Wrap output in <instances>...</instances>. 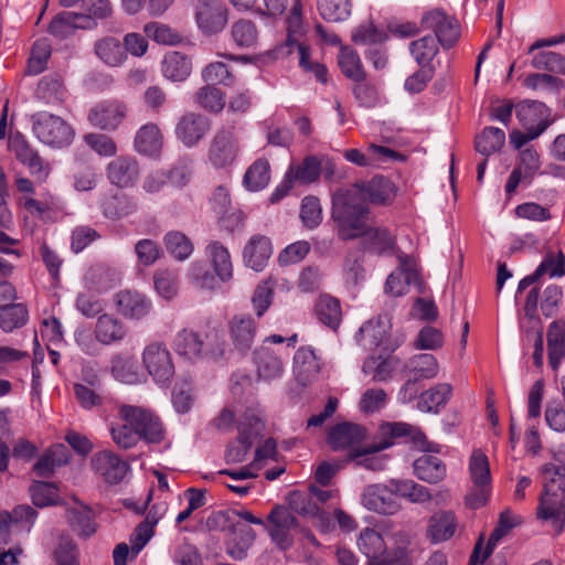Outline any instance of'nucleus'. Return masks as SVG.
<instances>
[{
	"label": "nucleus",
	"instance_id": "obj_63",
	"mask_svg": "<svg viewBox=\"0 0 565 565\" xmlns=\"http://www.w3.org/2000/svg\"><path fill=\"white\" fill-rule=\"evenodd\" d=\"M531 65L537 70L565 74V56L553 51L539 52L532 58Z\"/></svg>",
	"mask_w": 565,
	"mask_h": 565
},
{
	"label": "nucleus",
	"instance_id": "obj_30",
	"mask_svg": "<svg viewBox=\"0 0 565 565\" xmlns=\"http://www.w3.org/2000/svg\"><path fill=\"white\" fill-rule=\"evenodd\" d=\"M545 274H548L551 277H562L565 275V255L562 250L556 255L552 252L547 253L535 271L519 282L518 292L535 284Z\"/></svg>",
	"mask_w": 565,
	"mask_h": 565
},
{
	"label": "nucleus",
	"instance_id": "obj_45",
	"mask_svg": "<svg viewBox=\"0 0 565 565\" xmlns=\"http://www.w3.org/2000/svg\"><path fill=\"white\" fill-rule=\"evenodd\" d=\"M565 326L559 321L551 323L547 330L548 362L554 371H557L564 353Z\"/></svg>",
	"mask_w": 565,
	"mask_h": 565
},
{
	"label": "nucleus",
	"instance_id": "obj_3",
	"mask_svg": "<svg viewBox=\"0 0 565 565\" xmlns=\"http://www.w3.org/2000/svg\"><path fill=\"white\" fill-rule=\"evenodd\" d=\"M286 42L277 47V54H290L294 49H297L300 67L307 73H312L320 83H327L328 71L326 66L310 60L309 47L302 42L306 34L302 0H292L291 11L286 17Z\"/></svg>",
	"mask_w": 565,
	"mask_h": 565
},
{
	"label": "nucleus",
	"instance_id": "obj_46",
	"mask_svg": "<svg viewBox=\"0 0 565 565\" xmlns=\"http://www.w3.org/2000/svg\"><path fill=\"white\" fill-rule=\"evenodd\" d=\"M162 146V136L157 125H143L136 134L135 149L139 153L154 154Z\"/></svg>",
	"mask_w": 565,
	"mask_h": 565
},
{
	"label": "nucleus",
	"instance_id": "obj_8",
	"mask_svg": "<svg viewBox=\"0 0 565 565\" xmlns=\"http://www.w3.org/2000/svg\"><path fill=\"white\" fill-rule=\"evenodd\" d=\"M470 478L473 488L466 495V505L478 509L488 502L491 490V475L487 456L481 450H475L469 461Z\"/></svg>",
	"mask_w": 565,
	"mask_h": 565
},
{
	"label": "nucleus",
	"instance_id": "obj_52",
	"mask_svg": "<svg viewBox=\"0 0 565 565\" xmlns=\"http://www.w3.org/2000/svg\"><path fill=\"white\" fill-rule=\"evenodd\" d=\"M504 140L505 135L503 130L495 127H487L476 137L475 148L479 153L489 157L502 148Z\"/></svg>",
	"mask_w": 565,
	"mask_h": 565
},
{
	"label": "nucleus",
	"instance_id": "obj_64",
	"mask_svg": "<svg viewBox=\"0 0 565 565\" xmlns=\"http://www.w3.org/2000/svg\"><path fill=\"white\" fill-rule=\"evenodd\" d=\"M54 558L57 565H79L78 550L70 535H61L58 537Z\"/></svg>",
	"mask_w": 565,
	"mask_h": 565
},
{
	"label": "nucleus",
	"instance_id": "obj_32",
	"mask_svg": "<svg viewBox=\"0 0 565 565\" xmlns=\"http://www.w3.org/2000/svg\"><path fill=\"white\" fill-rule=\"evenodd\" d=\"M425 451L413 463L415 476L427 483L435 484L446 477V465L440 458Z\"/></svg>",
	"mask_w": 565,
	"mask_h": 565
},
{
	"label": "nucleus",
	"instance_id": "obj_13",
	"mask_svg": "<svg viewBox=\"0 0 565 565\" xmlns=\"http://www.w3.org/2000/svg\"><path fill=\"white\" fill-rule=\"evenodd\" d=\"M422 23L425 29L435 32L439 44L444 49H450L460 38L458 21L438 9L425 13Z\"/></svg>",
	"mask_w": 565,
	"mask_h": 565
},
{
	"label": "nucleus",
	"instance_id": "obj_44",
	"mask_svg": "<svg viewBox=\"0 0 565 565\" xmlns=\"http://www.w3.org/2000/svg\"><path fill=\"white\" fill-rule=\"evenodd\" d=\"M206 254L220 280L228 281L233 276V265L227 248L214 241L206 246Z\"/></svg>",
	"mask_w": 565,
	"mask_h": 565
},
{
	"label": "nucleus",
	"instance_id": "obj_48",
	"mask_svg": "<svg viewBox=\"0 0 565 565\" xmlns=\"http://www.w3.org/2000/svg\"><path fill=\"white\" fill-rule=\"evenodd\" d=\"M338 63L345 77L353 82H363L366 79V72L360 55L353 49L342 47L338 55Z\"/></svg>",
	"mask_w": 565,
	"mask_h": 565
},
{
	"label": "nucleus",
	"instance_id": "obj_53",
	"mask_svg": "<svg viewBox=\"0 0 565 565\" xmlns=\"http://www.w3.org/2000/svg\"><path fill=\"white\" fill-rule=\"evenodd\" d=\"M28 317V309L22 303L0 306V328L6 332L23 327Z\"/></svg>",
	"mask_w": 565,
	"mask_h": 565
},
{
	"label": "nucleus",
	"instance_id": "obj_57",
	"mask_svg": "<svg viewBox=\"0 0 565 565\" xmlns=\"http://www.w3.org/2000/svg\"><path fill=\"white\" fill-rule=\"evenodd\" d=\"M211 204L216 214H218L224 221L233 220L235 225H242L244 222V214L242 212H235L225 218V215L231 207V196L228 190L220 185L217 186L211 198Z\"/></svg>",
	"mask_w": 565,
	"mask_h": 565
},
{
	"label": "nucleus",
	"instance_id": "obj_33",
	"mask_svg": "<svg viewBox=\"0 0 565 565\" xmlns=\"http://www.w3.org/2000/svg\"><path fill=\"white\" fill-rule=\"evenodd\" d=\"M65 519L79 537L88 539L97 531L94 512L87 505L66 509Z\"/></svg>",
	"mask_w": 565,
	"mask_h": 565
},
{
	"label": "nucleus",
	"instance_id": "obj_35",
	"mask_svg": "<svg viewBox=\"0 0 565 565\" xmlns=\"http://www.w3.org/2000/svg\"><path fill=\"white\" fill-rule=\"evenodd\" d=\"M96 56L109 67H119L127 60L121 42L114 36H104L94 44Z\"/></svg>",
	"mask_w": 565,
	"mask_h": 565
},
{
	"label": "nucleus",
	"instance_id": "obj_15",
	"mask_svg": "<svg viewBox=\"0 0 565 565\" xmlns=\"http://www.w3.org/2000/svg\"><path fill=\"white\" fill-rule=\"evenodd\" d=\"M210 129L211 121L206 116L190 111L179 118L174 134L185 147L192 148L206 136Z\"/></svg>",
	"mask_w": 565,
	"mask_h": 565
},
{
	"label": "nucleus",
	"instance_id": "obj_58",
	"mask_svg": "<svg viewBox=\"0 0 565 565\" xmlns=\"http://www.w3.org/2000/svg\"><path fill=\"white\" fill-rule=\"evenodd\" d=\"M231 34L236 45L241 47H252L258 40L256 24L246 19L235 21L232 25Z\"/></svg>",
	"mask_w": 565,
	"mask_h": 565
},
{
	"label": "nucleus",
	"instance_id": "obj_24",
	"mask_svg": "<svg viewBox=\"0 0 565 565\" xmlns=\"http://www.w3.org/2000/svg\"><path fill=\"white\" fill-rule=\"evenodd\" d=\"M321 372L320 358L311 347H300L294 356L296 380L306 386L318 380Z\"/></svg>",
	"mask_w": 565,
	"mask_h": 565
},
{
	"label": "nucleus",
	"instance_id": "obj_31",
	"mask_svg": "<svg viewBox=\"0 0 565 565\" xmlns=\"http://www.w3.org/2000/svg\"><path fill=\"white\" fill-rule=\"evenodd\" d=\"M535 103L531 104H522L518 106L516 117L522 122L524 127H526V132H522L519 130H513L510 134V142L514 146L515 149H520L526 142L537 138L546 128V121H540L537 127H527L531 116L534 114Z\"/></svg>",
	"mask_w": 565,
	"mask_h": 565
},
{
	"label": "nucleus",
	"instance_id": "obj_14",
	"mask_svg": "<svg viewBox=\"0 0 565 565\" xmlns=\"http://www.w3.org/2000/svg\"><path fill=\"white\" fill-rule=\"evenodd\" d=\"M90 467L109 484L121 482L129 470V465L110 450L95 452L90 458Z\"/></svg>",
	"mask_w": 565,
	"mask_h": 565
},
{
	"label": "nucleus",
	"instance_id": "obj_7",
	"mask_svg": "<svg viewBox=\"0 0 565 565\" xmlns=\"http://www.w3.org/2000/svg\"><path fill=\"white\" fill-rule=\"evenodd\" d=\"M32 128L36 138L51 147H64L72 142L73 129L61 117L46 111L32 115Z\"/></svg>",
	"mask_w": 565,
	"mask_h": 565
},
{
	"label": "nucleus",
	"instance_id": "obj_20",
	"mask_svg": "<svg viewBox=\"0 0 565 565\" xmlns=\"http://www.w3.org/2000/svg\"><path fill=\"white\" fill-rule=\"evenodd\" d=\"M117 311L127 319L140 320L152 309L151 301L137 290H121L114 296Z\"/></svg>",
	"mask_w": 565,
	"mask_h": 565
},
{
	"label": "nucleus",
	"instance_id": "obj_19",
	"mask_svg": "<svg viewBox=\"0 0 565 565\" xmlns=\"http://www.w3.org/2000/svg\"><path fill=\"white\" fill-rule=\"evenodd\" d=\"M379 434L382 438L380 443L390 440L392 441V445H394V439L405 438L420 447L423 451H439L438 445L428 444L425 434L418 427L407 423L398 422L383 424L380 427Z\"/></svg>",
	"mask_w": 565,
	"mask_h": 565
},
{
	"label": "nucleus",
	"instance_id": "obj_23",
	"mask_svg": "<svg viewBox=\"0 0 565 565\" xmlns=\"http://www.w3.org/2000/svg\"><path fill=\"white\" fill-rule=\"evenodd\" d=\"M129 332L125 322L110 313L98 316L94 327V337L103 345H114L122 342Z\"/></svg>",
	"mask_w": 565,
	"mask_h": 565
},
{
	"label": "nucleus",
	"instance_id": "obj_61",
	"mask_svg": "<svg viewBox=\"0 0 565 565\" xmlns=\"http://www.w3.org/2000/svg\"><path fill=\"white\" fill-rule=\"evenodd\" d=\"M202 79L210 85L232 86L235 77L223 62H212L207 64L201 73Z\"/></svg>",
	"mask_w": 565,
	"mask_h": 565
},
{
	"label": "nucleus",
	"instance_id": "obj_2",
	"mask_svg": "<svg viewBox=\"0 0 565 565\" xmlns=\"http://www.w3.org/2000/svg\"><path fill=\"white\" fill-rule=\"evenodd\" d=\"M173 349L179 356L190 362L218 363L226 359L228 352L223 331L210 326L202 330L184 328L178 331Z\"/></svg>",
	"mask_w": 565,
	"mask_h": 565
},
{
	"label": "nucleus",
	"instance_id": "obj_36",
	"mask_svg": "<svg viewBox=\"0 0 565 565\" xmlns=\"http://www.w3.org/2000/svg\"><path fill=\"white\" fill-rule=\"evenodd\" d=\"M391 329L387 317H379L366 321L359 330L360 341L367 349L377 348L384 343Z\"/></svg>",
	"mask_w": 565,
	"mask_h": 565
},
{
	"label": "nucleus",
	"instance_id": "obj_10",
	"mask_svg": "<svg viewBox=\"0 0 565 565\" xmlns=\"http://www.w3.org/2000/svg\"><path fill=\"white\" fill-rule=\"evenodd\" d=\"M238 151L239 145L234 127H223L213 136L207 158L214 168L221 169L231 166L235 161Z\"/></svg>",
	"mask_w": 565,
	"mask_h": 565
},
{
	"label": "nucleus",
	"instance_id": "obj_11",
	"mask_svg": "<svg viewBox=\"0 0 565 565\" xmlns=\"http://www.w3.org/2000/svg\"><path fill=\"white\" fill-rule=\"evenodd\" d=\"M195 21L204 35L217 34L228 22L227 8L221 0H199L195 6Z\"/></svg>",
	"mask_w": 565,
	"mask_h": 565
},
{
	"label": "nucleus",
	"instance_id": "obj_17",
	"mask_svg": "<svg viewBox=\"0 0 565 565\" xmlns=\"http://www.w3.org/2000/svg\"><path fill=\"white\" fill-rule=\"evenodd\" d=\"M126 106L117 100H105L94 106L87 116L88 121L105 131H115L126 117Z\"/></svg>",
	"mask_w": 565,
	"mask_h": 565
},
{
	"label": "nucleus",
	"instance_id": "obj_54",
	"mask_svg": "<svg viewBox=\"0 0 565 565\" xmlns=\"http://www.w3.org/2000/svg\"><path fill=\"white\" fill-rule=\"evenodd\" d=\"M270 180V166L266 159L256 160L244 174V184L250 191H259Z\"/></svg>",
	"mask_w": 565,
	"mask_h": 565
},
{
	"label": "nucleus",
	"instance_id": "obj_62",
	"mask_svg": "<svg viewBox=\"0 0 565 565\" xmlns=\"http://www.w3.org/2000/svg\"><path fill=\"white\" fill-rule=\"evenodd\" d=\"M289 509L299 515L316 518L320 515V508L310 493L292 491L288 495Z\"/></svg>",
	"mask_w": 565,
	"mask_h": 565
},
{
	"label": "nucleus",
	"instance_id": "obj_39",
	"mask_svg": "<svg viewBox=\"0 0 565 565\" xmlns=\"http://www.w3.org/2000/svg\"><path fill=\"white\" fill-rule=\"evenodd\" d=\"M452 393V386L448 383H439L419 395L417 408L425 413H438L444 407Z\"/></svg>",
	"mask_w": 565,
	"mask_h": 565
},
{
	"label": "nucleus",
	"instance_id": "obj_43",
	"mask_svg": "<svg viewBox=\"0 0 565 565\" xmlns=\"http://www.w3.org/2000/svg\"><path fill=\"white\" fill-rule=\"evenodd\" d=\"M68 462V451L65 446L56 445L47 449L34 465V471L40 477H51L56 468Z\"/></svg>",
	"mask_w": 565,
	"mask_h": 565
},
{
	"label": "nucleus",
	"instance_id": "obj_40",
	"mask_svg": "<svg viewBox=\"0 0 565 565\" xmlns=\"http://www.w3.org/2000/svg\"><path fill=\"white\" fill-rule=\"evenodd\" d=\"M405 370L415 380H431L438 375L439 363L430 353H419L412 356L405 364Z\"/></svg>",
	"mask_w": 565,
	"mask_h": 565
},
{
	"label": "nucleus",
	"instance_id": "obj_26",
	"mask_svg": "<svg viewBox=\"0 0 565 565\" xmlns=\"http://www.w3.org/2000/svg\"><path fill=\"white\" fill-rule=\"evenodd\" d=\"M106 175L111 184L119 188L132 185L139 175L138 162L130 156H120L106 167Z\"/></svg>",
	"mask_w": 565,
	"mask_h": 565
},
{
	"label": "nucleus",
	"instance_id": "obj_42",
	"mask_svg": "<svg viewBox=\"0 0 565 565\" xmlns=\"http://www.w3.org/2000/svg\"><path fill=\"white\" fill-rule=\"evenodd\" d=\"M402 156L383 146L371 143L367 149V153H363L358 149H348L344 151V158L359 167H367L374 163L377 159L388 160L397 159Z\"/></svg>",
	"mask_w": 565,
	"mask_h": 565
},
{
	"label": "nucleus",
	"instance_id": "obj_38",
	"mask_svg": "<svg viewBox=\"0 0 565 565\" xmlns=\"http://www.w3.org/2000/svg\"><path fill=\"white\" fill-rule=\"evenodd\" d=\"M161 65L163 76L172 82H183L192 72L190 58L177 51L167 53Z\"/></svg>",
	"mask_w": 565,
	"mask_h": 565
},
{
	"label": "nucleus",
	"instance_id": "obj_49",
	"mask_svg": "<svg viewBox=\"0 0 565 565\" xmlns=\"http://www.w3.org/2000/svg\"><path fill=\"white\" fill-rule=\"evenodd\" d=\"M316 315L321 323L335 330L342 319L339 300L328 295L321 296L316 303Z\"/></svg>",
	"mask_w": 565,
	"mask_h": 565
},
{
	"label": "nucleus",
	"instance_id": "obj_18",
	"mask_svg": "<svg viewBox=\"0 0 565 565\" xmlns=\"http://www.w3.org/2000/svg\"><path fill=\"white\" fill-rule=\"evenodd\" d=\"M540 168L541 161L536 150H534L533 148H526L523 151H521L519 156V162L512 170L507 181V194H513L521 182L531 184Z\"/></svg>",
	"mask_w": 565,
	"mask_h": 565
},
{
	"label": "nucleus",
	"instance_id": "obj_4",
	"mask_svg": "<svg viewBox=\"0 0 565 565\" xmlns=\"http://www.w3.org/2000/svg\"><path fill=\"white\" fill-rule=\"evenodd\" d=\"M543 493L537 507V518L551 521L557 534L562 533L565 526V516L558 508L557 497L565 490V470L562 466L556 468L555 462L546 463L542 469Z\"/></svg>",
	"mask_w": 565,
	"mask_h": 565
},
{
	"label": "nucleus",
	"instance_id": "obj_16",
	"mask_svg": "<svg viewBox=\"0 0 565 565\" xmlns=\"http://www.w3.org/2000/svg\"><path fill=\"white\" fill-rule=\"evenodd\" d=\"M267 530L271 540L281 550L292 544L290 530L297 525V519L288 508L276 505L268 515Z\"/></svg>",
	"mask_w": 565,
	"mask_h": 565
},
{
	"label": "nucleus",
	"instance_id": "obj_34",
	"mask_svg": "<svg viewBox=\"0 0 565 565\" xmlns=\"http://www.w3.org/2000/svg\"><path fill=\"white\" fill-rule=\"evenodd\" d=\"M362 192L361 201L374 204H385L395 195V186L391 180L376 175L367 183H356Z\"/></svg>",
	"mask_w": 565,
	"mask_h": 565
},
{
	"label": "nucleus",
	"instance_id": "obj_25",
	"mask_svg": "<svg viewBox=\"0 0 565 565\" xmlns=\"http://www.w3.org/2000/svg\"><path fill=\"white\" fill-rule=\"evenodd\" d=\"M12 150L17 159L28 169L39 182H43L50 174L51 167L30 145L21 137H17L12 142Z\"/></svg>",
	"mask_w": 565,
	"mask_h": 565
},
{
	"label": "nucleus",
	"instance_id": "obj_47",
	"mask_svg": "<svg viewBox=\"0 0 565 565\" xmlns=\"http://www.w3.org/2000/svg\"><path fill=\"white\" fill-rule=\"evenodd\" d=\"M390 484H392V489L395 491L396 495L405 498L413 503L422 504L433 499L428 488L418 484L413 480L392 479L390 480Z\"/></svg>",
	"mask_w": 565,
	"mask_h": 565
},
{
	"label": "nucleus",
	"instance_id": "obj_22",
	"mask_svg": "<svg viewBox=\"0 0 565 565\" xmlns=\"http://www.w3.org/2000/svg\"><path fill=\"white\" fill-rule=\"evenodd\" d=\"M255 537L256 533L250 526L241 522L233 524L224 542L226 554L234 561L245 559Z\"/></svg>",
	"mask_w": 565,
	"mask_h": 565
},
{
	"label": "nucleus",
	"instance_id": "obj_41",
	"mask_svg": "<svg viewBox=\"0 0 565 565\" xmlns=\"http://www.w3.org/2000/svg\"><path fill=\"white\" fill-rule=\"evenodd\" d=\"M137 360L128 354L116 353L110 358V373L119 382L134 384L139 381Z\"/></svg>",
	"mask_w": 565,
	"mask_h": 565
},
{
	"label": "nucleus",
	"instance_id": "obj_59",
	"mask_svg": "<svg viewBox=\"0 0 565 565\" xmlns=\"http://www.w3.org/2000/svg\"><path fill=\"white\" fill-rule=\"evenodd\" d=\"M195 102L209 111L218 113L225 106V96L216 86L206 84L196 92Z\"/></svg>",
	"mask_w": 565,
	"mask_h": 565
},
{
	"label": "nucleus",
	"instance_id": "obj_1",
	"mask_svg": "<svg viewBox=\"0 0 565 565\" xmlns=\"http://www.w3.org/2000/svg\"><path fill=\"white\" fill-rule=\"evenodd\" d=\"M361 195L358 184L340 188L332 194L331 218L334 232L342 241L362 237L369 231L370 211Z\"/></svg>",
	"mask_w": 565,
	"mask_h": 565
},
{
	"label": "nucleus",
	"instance_id": "obj_27",
	"mask_svg": "<svg viewBox=\"0 0 565 565\" xmlns=\"http://www.w3.org/2000/svg\"><path fill=\"white\" fill-rule=\"evenodd\" d=\"M254 364L259 379L270 381L284 373V362L279 353L269 347L262 345L254 352Z\"/></svg>",
	"mask_w": 565,
	"mask_h": 565
},
{
	"label": "nucleus",
	"instance_id": "obj_56",
	"mask_svg": "<svg viewBox=\"0 0 565 565\" xmlns=\"http://www.w3.org/2000/svg\"><path fill=\"white\" fill-rule=\"evenodd\" d=\"M409 51L418 65L431 67L430 63L438 53V45L435 38L426 35L411 42Z\"/></svg>",
	"mask_w": 565,
	"mask_h": 565
},
{
	"label": "nucleus",
	"instance_id": "obj_60",
	"mask_svg": "<svg viewBox=\"0 0 565 565\" xmlns=\"http://www.w3.org/2000/svg\"><path fill=\"white\" fill-rule=\"evenodd\" d=\"M358 546L371 561L381 556L385 550V542L377 531L366 527L360 533Z\"/></svg>",
	"mask_w": 565,
	"mask_h": 565
},
{
	"label": "nucleus",
	"instance_id": "obj_28",
	"mask_svg": "<svg viewBox=\"0 0 565 565\" xmlns=\"http://www.w3.org/2000/svg\"><path fill=\"white\" fill-rule=\"evenodd\" d=\"M256 321L250 316H235L230 322V333L237 351L245 354L254 343Z\"/></svg>",
	"mask_w": 565,
	"mask_h": 565
},
{
	"label": "nucleus",
	"instance_id": "obj_21",
	"mask_svg": "<svg viewBox=\"0 0 565 565\" xmlns=\"http://www.w3.org/2000/svg\"><path fill=\"white\" fill-rule=\"evenodd\" d=\"M395 491L390 482L387 484L369 486L362 494L363 505L382 514H394L399 505L395 499Z\"/></svg>",
	"mask_w": 565,
	"mask_h": 565
},
{
	"label": "nucleus",
	"instance_id": "obj_50",
	"mask_svg": "<svg viewBox=\"0 0 565 565\" xmlns=\"http://www.w3.org/2000/svg\"><path fill=\"white\" fill-rule=\"evenodd\" d=\"M137 210L136 202L126 194H115L106 199L103 203V214L109 220H119L127 217Z\"/></svg>",
	"mask_w": 565,
	"mask_h": 565
},
{
	"label": "nucleus",
	"instance_id": "obj_29",
	"mask_svg": "<svg viewBox=\"0 0 565 565\" xmlns=\"http://www.w3.org/2000/svg\"><path fill=\"white\" fill-rule=\"evenodd\" d=\"M271 253L270 239L267 236L256 234L245 245L243 257L246 266L260 271L266 266Z\"/></svg>",
	"mask_w": 565,
	"mask_h": 565
},
{
	"label": "nucleus",
	"instance_id": "obj_37",
	"mask_svg": "<svg viewBox=\"0 0 565 565\" xmlns=\"http://www.w3.org/2000/svg\"><path fill=\"white\" fill-rule=\"evenodd\" d=\"M456 527L457 521L455 514L450 511H440L430 516L427 536L434 543L444 542L455 534Z\"/></svg>",
	"mask_w": 565,
	"mask_h": 565
},
{
	"label": "nucleus",
	"instance_id": "obj_9",
	"mask_svg": "<svg viewBox=\"0 0 565 565\" xmlns=\"http://www.w3.org/2000/svg\"><path fill=\"white\" fill-rule=\"evenodd\" d=\"M142 363L158 383L166 384L174 375L172 356L162 342H151L142 351Z\"/></svg>",
	"mask_w": 565,
	"mask_h": 565
},
{
	"label": "nucleus",
	"instance_id": "obj_6",
	"mask_svg": "<svg viewBox=\"0 0 565 565\" xmlns=\"http://www.w3.org/2000/svg\"><path fill=\"white\" fill-rule=\"evenodd\" d=\"M119 417L134 426L139 439L147 444H160L166 436L161 419L149 408L134 405H121Z\"/></svg>",
	"mask_w": 565,
	"mask_h": 565
},
{
	"label": "nucleus",
	"instance_id": "obj_12",
	"mask_svg": "<svg viewBox=\"0 0 565 565\" xmlns=\"http://www.w3.org/2000/svg\"><path fill=\"white\" fill-rule=\"evenodd\" d=\"M522 523V518L514 514L510 509H505L500 513L498 524L490 534L487 546L482 551V539L476 543L472 554L470 556L469 565H478L491 555L495 545L504 537L512 529Z\"/></svg>",
	"mask_w": 565,
	"mask_h": 565
},
{
	"label": "nucleus",
	"instance_id": "obj_55",
	"mask_svg": "<svg viewBox=\"0 0 565 565\" xmlns=\"http://www.w3.org/2000/svg\"><path fill=\"white\" fill-rule=\"evenodd\" d=\"M317 7L322 19L328 22L344 21L351 14L350 0H318Z\"/></svg>",
	"mask_w": 565,
	"mask_h": 565
},
{
	"label": "nucleus",
	"instance_id": "obj_5",
	"mask_svg": "<svg viewBox=\"0 0 565 565\" xmlns=\"http://www.w3.org/2000/svg\"><path fill=\"white\" fill-rule=\"evenodd\" d=\"M366 437V430L363 426L344 422L333 426L327 441L334 451L349 450L350 459L358 458L367 454H373L392 446V441L375 443L372 446H361Z\"/></svg>",
	"mask_w": 565,
	"mask_h": 565
},
{
	"label": "nucleus",
	"instance_id": "obj_51",
	"mask_svg": "<svg viewBox=\"0 0 565 565\" xmlns=\"http://www.w3.org/2000/svg\"><path fill=\"white\" fill-rule=\"evenodd\" d=\"M167 252L178 260H185L193 253V244L190 238L180 231H170L163 236Z\"/></svg>",
	"mask_w": 565,
	"mask_h": 565
}]
</instances>
